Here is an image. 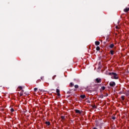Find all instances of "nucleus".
Segmentation results:
<instances>
[{
  "mask_svg": "<svg viewBox=\"0 0 129 129\" xmlns=\"http://www.w3.org/2000/svg\"><path fill=\"white\" fill-rule=\"evenodd\" d=\"M101 79L100 78H97L95 79V83H101Z\"/></svg>",
  "mask_w": 129,
  "mask_h": 129,
  "instance_id": "obj_2",
  "label": "nucleus"
},
{
  "mask_svg": "<svg viewBox=\"0 0 129 129\" xmlns=\"http://www.w3.org/2000/svg\"><path fill=\"white\" fill-rule=\"evenodd\" d=\"M76 113H79V114H81V111L78 110V109H76L75 110Z\"/></svg>",
  "mask_w": 129,
  "mask_h": 129,
  "instance_id": "obj_4",
  "label": "nucleus"
},
{
  "mask_svg": "<svg viewBox=\"0 0 129 129\" xmlns=\"http://www.w3.org/2000/svg\"><path fill=\"white\" fill-rule=\"evenodd\" d=\"M110 54H111V55H113V50H111V51H110Z\"/></svg>",
  "mask_w": 129,
  "mask_h": 129,
  "instance_id": "obj_20",
  "label": "nucleus"
},
{
  "mask_svg": "<svg viewBox=\"0 0 129 129\" xmlns=\"http://www.w3.org/2000/svg\"><path fill=\"white\" fill-rule=\"evenodd\" d=\"M61 119L64 120V119H65V116H61Z\"/></svg>",
  "mask_w": 129,
  "mask_h": 129,
  "instance_id": "obj_17",
  "label": "nucleus"
},
{
  "mask_svg": "<svg viewBox=\"0 0 129 129\" xmlns=\"http://www.w3.org/2000/svg\"><path fill=\"white\" fill-rule=\"evenodd\" d=\"M96 50L97 51H99V50H100V47H99V46H97L96 47Z\"/></svg>",
  "mask_w": 129,
  "mask_h": 129,
  "instance_id": "obj_11",
  "label": "nucleus"
},
{
  "mask_svg": "<svg viewBox=\"0 0 129 129\" xmlns=\"http://www.w3.org/2000/svg\"><path fill=\"white\" fill-rule=\"evenodd\" d=\"M19 89H20V90H23V87L22 86H19L18 87Z\"/></svg>",
  "mask_w": 129,
  "mask_h": 129,
  "instance_id": "obj_12",
  "label": "nucleus"
},
{
  "mask_svg": "<svg viewBox=\"0 0 129 129\" xmlns=\"http://www.w3.org/2000/svg\"><path fill=\"white\" fill-rule=\"evenodd\" d=\"M115 29H119V27L117 26H115Z\"/></svg>",
  "mask_w": 129,
  "mask_h": 129,
  "instance_id": "obj_24",
  "label": "nucleus"
},
{
  "mask_svg": "<svg viewBox=\"0 0 129 129\" xmlns=\"http://www.w3.org/2000/svg\"><path fill=\"white\" fill-rule=\"evenodd\" d=\"M41 79H43V78H41Z\"/></svg>",
  "mask_w": 129,
  "mask_h": 129,
  "instance_id": "obj_28",
  "label": "nucleus"
},
{
  "mask_svg": "<svg viewBox=\"0 0 129 129\" xmlns=\"http://www.w3.org/2000/svg\"><path fill=\"white\" fill-rule=\"evenodd\" d=\"M37 90H38V88H34V92H36L37 91Z\"/></svg>",
  "mask_w": 129,
  "mask_h": 129,
  "instance_id": "obj_14",
  "label": "nucleus"
},
{
  "mask_svg": "<svg viewBox=\"0 0 129 129\" xmlns=\"http://www.w3.org/2000/svg\"><path fill=\"white\" fill-rule=\"evenodd\" d=\"M112 119L113 120L115 119V116H112Z\"/></svg>",
  "mask_w": 129,
  "mask_h": 129,
  "instance_id": "obj_25",
  "label": "nucleus"
},
{
  "mask_svg": "<svg viewBox=\"0 0 129 129\" xmlns=\"http://www.w3.org/2000/svg\"><path fill=\"white\" fill-rule=\"evenodd\" d=\"M70 85L71 87H72V86H74V84H73V83H71L70 84Z\"/></svg>",
  "mask_w": 129,
  "mask_h": 129,
  "instance_id": "obj_15",
  "label": "nucleus"
},
{
  "mask_svg": "<svg viewBox=\"0 0 129 129\" xmlns=\"http://www.w3.org/2000/svg\"><path fill=\"white\" fill-rule=\"evenodd\" d=\"M123 11H124V13H127V12H128V11H129V8L124 9Z\"/></svg>",
  "mask_w": 129,
  "mask_h": 129,
  "instance_id": "obj_6",
  "label": "nucleus"
},
{
  "mask_svg": "<svg viewBox=\"0 0 129 129\" xmlns=\"http://www.w3.org/2000/svg\"><path fill=\"white\" fill-rule=\"evenodd\" d=\"M110 48H113V47H114V45L113 44H111L110 46H109Z\"/></svg>",
  "mask_w": 129,
  "mask_h": 129,
  "instance_id": "obj_10",
  "label": "nucleus"
},
{
  "mask_svg": "<svg viewBox=\"0 0 129 129\" xmlns=\"http://www.w3.org/2000/svg\"><path fill=\"white\" fill-rule=\"evenodd\" d=\"M121 98L122 100H124V96H121Z\"/></svg>",
  "mask_w": 129,
  "mask_h": 129,
  "instance_id": "obj_16",
  "label": "nucleus"
},
{
  "mask_svg": "<svg viewBox=\"0 0 129 129\" xmlns=\"http://www.w3.org/2000/svg\"><path fill=\"white\" fill-rule=\"evenodd\" d=\"M39 82H41V80H38L36 81V83H39Z\"/></svg>",
  "mask_w": 129,
  "mask_h": 129,
  "instance_id": "obj_21",
  "label": "nucleus"
},
{
  "mask_svg": "<svg viewBox=\"0 0 129 129\" xmlns=\"http://www.w3.org/2000/svg\"><path fill=\"white\" fill-rule=\"evenodd\" d=\"M81 98H82L84 99V98H85V95H82L80 96Z\"/></svg>",
  "mask_w": 129,
  "mask_h": 129,
  "instance_id": "obj_8",
  "label": "nucleus"
},
{
  "mask_svg": "<svg viewBox=\"0 0 129 129\" xmlns=\"http://www.w3.org/2000/svg\"><path fill=\"white\" fill-rule=\"evenodd\" d=\"M101 89H102V90H104V89H105V87H102Z\"/></svg>",
  "mask_w": 129,
  "mask_h": 129,
  "instance_id": "obj_22",
  "label": "nucleus"
},
{
  "mask_svg": "<svg viewBox=\"0 0 129 129\" xmlns=\"http://www.w3.org/2000/svg\"><path fill=\"white\" fill-rule=\"evenodd\" d=\"M78 87H79V86H78V85H75V88H78Z\"/></svg>",
  "mask_w": 129,
  "mask_h": 129,
  "instance_id": "obj_18",
  "label": "nucleus"
},
{
  "mask_svg": "<svg viewBox=\"0 0 129 129\" xmlns=\"http://www.w3.org/2000/svg\"><path fill=\"white\" fill-rule=\"evenodd\" d=\"M103 98V96H101V98Z\"/></svg>",
  "mask_w": 129,
  "mask_h": 129,
  "instance_id": "obj_27",
  "label": "nucleus"
},
{
  "mask_svg": "<svg viewBox=\"0 0 129 129\" xmlns=\"http://www.w3.org/2000/svg\"><path fill=\"white\" fill-rule=\"evenodd\" d=\"M126 96H128L129 95V92H128V93L126 94Z\"/></svg>",
  "mask_w": 129,
  "mask_h": 129,
  "instance_id": "obj_26",
  "label": "nucleus"
},
{
  "mask_svg": "<svg viewBox=\"0 0 129 129\" xmlns=\"http://www.w3.org/2000/svg\"><path fill=\"white\" fill-rule=\"evenodd\" d=\"M56 93L57 94L58 96H60V90L58 89H56Z\"/></svg>",
  "mask_w": 129,
  "mask_h": 129,
  "instance_id": "obj_5",
  "label": "nucleus"
},
{
  "mask_svg": "<svg viewBox=\"0 0 129 129\" xmlns=\"http://www.w3.org/2000/svg\"><path fill=\"white\" fill-rule=\"evenodd\" d=\"M95 44L96 46H98L100 44V42L99 41H95Z\"/></svg>",
  "mask_w": 129,
  "mask_h": 129,
  "instance_id": "obj_7",
  "label": "nucleus"
},
{
  "mask_svg": "<svg viewBox=\"0 0 129 129\" xmlns=\"http://www.w3.org/2000/svg\"><path fill=\"white\" fill-rule=\"evenodd\" d=\"M56 77V75H54L52 77V79L54 80V79H55V78Z\"/></svg>",
  "mask_w": 129,
  "mask_h": 129,
  "instance_id": "obj_23",
  "label": "nucleus"
},
{
  "mask_svg": "<svg viewBox=\"0 0 129 129\" xmlns=\"http://www.w3.org/2000/svg\"><path fill=\"white\" fill-rule=\"evenodd\" d=\"M45 124H47V125H50V122L49 121L45 122Z\"/></svg>",
  "mask_w": 129,
  "mask_h": 129,
  "instance_id": "obj_13",
  "label": "nucleus"
},
{
  "mask_svg": "<svg viewBox=\"0 0 129 129\" xmlns=\"http://www.w3.org/2000/svg\"><path fill=\"white\" fill-rule=\"evenodd\" d=\"M23 94H24V90H22V92L20 93V96H22Z\"/></svg>",
  "mask_w": 129,
  "mask_h": 129,
  "instance_id": "obj_9",
  "label": "nucleus"
},
{
  "mask_svg": "<svg viewBox=\"0 0 129 129\" xmlns=\"http://www.w3.org/2000/svg\"><path fill=\"white\" fill-rule=\"evenodd\" d=\"M109 75L111 76L112 79H118V76L115 73H109Z\"/></svg>",
  "mask_w": 129,
  "mask_h": 129,
  "instance_id": "obj_1",
  "label": "nucleus"
},
{
  "mask_svg": "<svg viewBox=\"0 0 129 129\" xmlns=\"http://www.w3.org/2000/svg\"><path fill=\"white\" fill-rule=\"evenodd\" d=\"M110 86L113 87L115 85V83L114 82H110L109 83Z\"/></svg>",
  "mask_w": 129,
  "mask_h": 129,
  "instance_id": "obj_3",
  "label": "nucleus"
},
{
  "mask_svg": "<svg viewBox=\"0 0 129 129\" xmlns=\"http://www.w3.org/2000/svg\"><path fill=\"white\" fill-rule=\"evenodd\" d=\"M11 112H14V111H15V110H14V108H11Z\"/></svg>",
  "mask_w": 129,
  "mask_h": 129,
  "instance_id": "obj_19",
  "label": "nucleus"
}]
</instances>
